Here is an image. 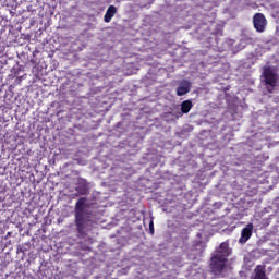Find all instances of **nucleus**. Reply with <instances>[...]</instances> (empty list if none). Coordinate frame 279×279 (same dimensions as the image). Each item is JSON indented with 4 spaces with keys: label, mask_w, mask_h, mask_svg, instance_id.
Returning a JSON list of instances; mask_svg holds the SVG:
<instances>
[{
    "label": "nucleus",
    "mask_w": 279,
    "mask_h": 279,
    "mask_svg": "<svg viewBox=\"0 0 279 279\" xmlns=\"http://www.w3.org/2000/svg\"><path fill=\"white\" fill-rule=\"evenodd\" d=\"M219 247L220 250L216 251V254H223L228 258L230 256L228 242H222Z\"/></svg>",
    "instance_id": "9b49d317"
},
{
    "label": "nucleus",
    "mask_w": 279,
    "mask_h": 279,
    "mask_svg": "<svg viewBox=\"0 0 279 279\" xmlns=\"http://www.w3.org/2000/svg\"><path fill=\"white\" fill-rule=\"evenodd\" d=\"M253 232H254V223L250 222L246 225L245 228L242 229L241 238L239 239V243H241L242 245L245 244V242L248 239H252Z\"/></svg>",
    "instance_id": "39448f33"
},
{
    "label": "nucleus",
    "mask_w": 279,
    "mask_h": 279,
    "mask_svg": "<svg viewBox=\"0 0 279 279\" xmlns=\"http://www.w3.org/2000/svg\"><path fill=\"white\" fill-rule=\"evenodd\" d=\"M253 279H267V275L265 274V268L263 266H257L255 268V276Z\"/></svg>",
    "instance_id": "1a4fd4ad"
},
{
    "label": "nucleus",
    "mask_w": 279,
    "mask_h": 279,
    "mask_svg": "<svg viewBox=\"0 0 279 279\" xmlns=\"http://www.w3.org/2000/svg\"><path fill=\"white\" fill-rule=\"evenodd\" d=\"M75 189L78 195H88V184L86 182L80 183Z\"/></svg>",
    "instance_id": "9d476101"
},
{
    "label": "nucleus",
    "mask_w": 279,
    "mask_h": 279,
    "mask_svg": "<svg viewBox=\"0 0 279 279\" xmlns=\"http://www.w3.org/2000/svg\"><path fill=\"white\" fill-rule=\"evenodd\" d=\"M1 193H5V190H2Z\"/></svg>",
    "instance_id": "4468645a"
},
{
    "label": "nucleus",
    "mask_w": 279,
    "mask_h": 279,
    "mask_svg": "<svg viewBox=\"0 0 279 279\" xmlns=\"http://www.w3.org/2000/svg\"><path fill=\"white\" fill-rule=\"evenodd\" d=\"M262 76L266 86H270V88H276V86H278V73H276L274 69L269 66L265 68Z\"/></svg>",
    "instance_id": "7ed1b4c3"
},
{
    "label": "nucleus",
    "mask_w": 279,
    "mask_h": 279,
    "mask_svg": "<svg viewBox=\"0 0 279 279\" xmlns=\"http://www.w3.org/2000/svg\"><path fill=\"white\" fill-rule=\"evenodd\" d=\"M268 93H271V89L270 88H267Z\"/></svg>",
    "instance_id": "ddd939ff"
},
{
    "label": "nucleus",
    "mask_w": 279,
    "mask_h": 279,
    "mask_svg": "<svg viewBox=\"0 0 279 279\" xmlns=\"http://www.w3.org/2000/svg\"><path fill=\"white\" fill-rule=\"evenodd\" d=\"M193 109V100L187 99L181 102V113H179V117H182V114H189L191 110Z\"/></svg>",
    "instance_id": "6e6552de"
},
{
    "label": "nucleus",
    "mask_w": 279,
    "mask_h": 279,
    "mask_svg": "<svg viewBox=\"0 0 279 279\" xmlns=\"http://www.w3.org/2000/svg\"><path fill=\"white\" fill-rule=\"evenodd\" d=\"M117 12H118L117 7L109 5L104 16L105 23H110V21L114 19V14H117Z\"/></svg>",
    "instance_id": "0eeeda50"
},
{
    "label": "nucleus",
    "mask_w": 279,
    "mask_h": 279,
    "mask_svg": "<svg viewBox=\"0 0 279 279\" xmlns=\"http://www.w3.org/2000/svg\"><path fill=\"white\" fill-rule=\"evenodd\" d=\"M187 93H191V84L189 82H183L177 87L178 97H183Z\"/></svg>",
    "instance_id": "423d86ee"
},
{
    "label": "nucleus",
    "mask_w": 279,
    "mask_h": 279,
    "mask_svg": "<svg viewBox=\"0 0 279 279\" xmlns=\"http://www.w3.org/2000/svg\"><path fill=\"white\" fill-rule=\"evenodd\" d=\"M228 265V255L222 253H214L209 260V269L214 276H221Z\"/></svg>",
    "instance_id": "f03ea898"
},
{
    "label": "nucleus",
    "mask_w": 279,
    "mask_h": 279,
    "mask_svg": "<svg viewBox=\"0 0 279 279\" xmlns=\"http://www.w3.org/2000/svg\"><path fill=\"white\" fill-rule=\"evenodd\" d=\"M149 232L150 234H154V220H150L149 222Z\"/></svg>",
    "instance_id": "f8f14e48"
},
{
    "label": "nucleus",
    "mask_w": 279,
    "mask_h": 279,
    "mask_svg": "<svg viewBox=\"0 0 279 279\" xmlns=\"http://www.w3.org/2000/svg\"><path fill=\"white\" fill-rule=\"evenodd\" d=\"M253 26L258 32V34H263L267 27V19L263 13H255L253 16Z\"/></svg>",
    "instance_id": "20e7f679"
},
{
    "label": "nucleus",
    "mask_w": 279,
    "mask_h": 279,
    "mask_svg": "<svg viewBox=\"0 0 279 279\" xmlns=\"http://www.w3.org/2000/svg\"><path fill=\"white\" fill-rule=\"evenodd\" d=\"M0 199H5V197H1V196H0Z\"/></svg>",
    "instance_id": "2eb2a0df"
},
{
    "label": "nucleus",
    "mask_w": 279,
    "mask_h": 279,
    "mask_svg": "<svg viewBox=\"0 0 279 279\" xmlns=\"http://www.w3.org/2000/svg\"><path fill=\"white\" fill-rule=\"evenodd\" d=\"M75 217L76 226L80 234L84 232V223L86 219L90 217V204H88V198L81 197L75 205Z\"/></svg>",
    "instance_id": "f257e3e1"
}]
</instances>
